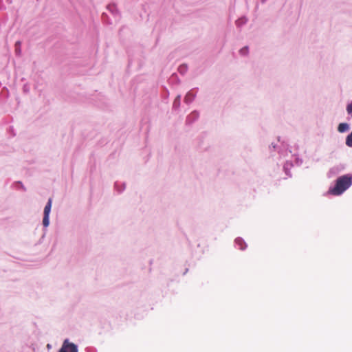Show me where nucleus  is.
I'll return each mask as SVG.
<instances>
[{"mask_svg":"<svg viewBox=\"0 0 352 352\" xmlns=\"http://www.w3.org/2000/svg\"><path fill=\"white\" fill-rule=\"evenodd\" d=\"M351 184V177L349 175H343L338 178L335 186L329 189V192L333 195H340L349 188Z\"/></svg>","mask_w":352,"mask_h":352,"instance_id":"nucleus-1","label":"nucleus"},{"mask_svg":"<svg viewBox=\"0 0 352 352\" xmlns=\"http://www.w3.org/2000/svg\"><path fill=\"white\" fill-rule=\"evenodd\" d=\"M346 144L352 147V132L347 136L346 139Z\"/></svg>","mask_w":352,"mask_h":352,"instance_id":"nucleus-6","label":"nucleus"},{"mask_svg":"<svg viewBox=\"0 0 352 352\" xmlns=\"http://www.w3.org/2000/svg\"><path fill=\"white\" fill-rule=\"evenodd\" d=\"M59 352H78L77 346L65 340Z\"/></svg>","mask_w":352,"mask_h":352,"instance_id":"nucleus-3","label":"nucleus"},{"mask_svg":"<svg viewBox=\"0 0 352 352\" xmlns=\"http://www.w3.org/2000/svg\"><path fill=\"white\" fill-rule=\"evenodd\" d=\"M242 21V23H243V19H240V20H239V21H236V23H237V24H239V23H240V21Z\"/></svg>","mask_w":352,"mask_h":352,"instance_id":"nucleus-10","label":"nucleus"},{"mask_svg":"<svg viewBox=\"0 0 352 352\" xmlns=\"http://www.w3.org/2000/svg\"><path fill=\"white\" fill-rule=\"evenodd\" d=\"M349 129V124L346 123H340L338 125V130L340 133H344Z\"/></svg>","mask_w":352,"mask_h":352,"instance_id":"nucleus-4","label":"nucleus"},{"mask_svg":"<svg viewBox=\"0 0 352 352\" xmlns=\"http://www.w3.org/2000/svg\"><path fill=\"white\" fill-rule=\"evenodd\" d=\"M193 99V96L191 94H188L185 97V101L188 102Z\"/></svg>","mask_w":352,"mask_h":352,"instance_id":"nucleus-7","label":"nucleus"},{"mask_svg":"<svg viewBox=\"0 0 352 352\" xmlns=\"http://www.w3.org/2000/svg\"><path fill=\"white\" fill-rule=\"evenodd\" d=\"M248 52V48L247 47H245L243 48H242L241 50H240V53L243 55H245L247 54Z\"/></svg>","mask_w":352,"mask_h":352,"instance_id":"nucleus-8","label":"nucleus"},{"mask_svg":"<svg viewBox=\"0 0 352 352\" xmlns=\"http://www.w3.org/2000/svg\"><path fill=\"white\" fill-rule=\"evenodd\" d=\"M235 243L239 247V248L241 250H244L246 247V245L245 244L244 241L241 239H236L235 240Z\"/></svg>","mask_w":352,"mask_h":352,"instance_id":"nucleus-5","label":"nucleus"},{"mask_svg":"<svg viewBox=\"0 0 352 352\" xmlns=\"http://www.w3.org/2000/svg\"><path fill=\"white\" fill-rule=\"evenodd\" d=\"M346 111H347L349 114H351L352 115V104H348V106L346 107Z\"/></svg>","mask_w":352,"mask_h":352,"instance_id":"nucleus-9","label":"nucleus"},{"mask_svg":"<svg viewBox=\"0 0 352 352\" xmlns=\"http://www.w3.org/2000/svg\"><path fill=\"white\" fill-rule=\"evenodd\" d=\"M52 200L49 199L47 204L44 208V217L43 219V224L45 227H47L50 223L49 215L52 208Z\"/></svg>","mask_w":352,"mask_h":352,"instance_id":"nucleus-2","label":"nucleus"}]
</instances>
